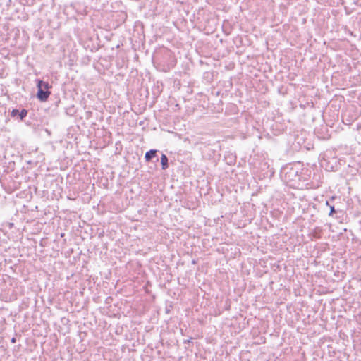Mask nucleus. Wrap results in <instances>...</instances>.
<instances>
[{"instance_id":"1","label":"nucleus","mask_w":361,"mask_h":361,"mask_svg":"<svg viewBox=\"0 0 361 361\" xmlns=\"http://www.w3.org/2000/svg\"><path fill=\"white\" fill-rule=\"evenodd\" d=\"M302 171L303 169L299 162L288 164L281 168L280 176L284 182L295 185L302 180Z\"/></svg>"},{"instance_id":"2","label":"nucleus","mask_w":361,"mask_h":361,"mask_svg":"<svg viewBox=\"0 0 361 361\" xmlns=\"http://www.w3.org/2000/svg\"><path fill=\"white\" fill-rule=\"evenodd\" d=\"M36 87L37 90L36 98L41 102L47 101L49 97L51 95V91L49 89L51 88V85L47 81L37 79Z\"/></svg>"},{"instance_id":"3","label":"nucleus","mask_w":361,"mask_h":361,"mask_svg":"<svg viewBox=\"0 0 361 361\" xmlns=\"http://www.w3.org/2000/svg\"><path fill=\"white\" fill-rule=\"evenodd\" d=\"M164 59L168 60V63L166 65H164L163 71H169L171 68L175 66L176 63V60L174 56L172 55V53L169 50H166L164 54Z\"/></svg>"},{"instance_id":"4","label":"nucleus","mask_w":361,"mask_h":361,"mask_svg":"<svg viewBox=\"0 0 361 361\" xmlns=\"http://www.w3.org/2000/svg\"><path fill=\"white\" fill-rule=\"evenodd\" d=\"M27 114L28 111L25 109H22L20 110L18 109H13L10 111L11 116L19 121H23L27 116Z\"/></svg>"},{"instance_id":"5","label":"nucleus","mask_w":361,"mask_h":361,"mask_svg":"<svg viewBox=\"0 0 361 361\" xmlns=\"http://www.w3.org/2000/svg\"><path fill=\"white\" fill-rule=\"evenodd\" d=\"M158 149H150L147 151L145 154V161L147 163L152 162L156 164L159 161Z\"/></svg>"},{"instance_id":"6","label":"nucleus","mask_w":361,"mask_h":361,"mask_svg":"<svg viewBox=\"0 0 361 361\" xmlns=\"http://www.w3.org/2000/svg\"><path fill=\"white\" fill-rule=\"evenodd\" d=\"M338 200V197L336 196H332L331 198H329L328 200H326L324 204H321V210L324 214H327L329 216V208L331 207V204L333 203V202H335Z\"/></svg>"},{"instance_id":"7","label":"nucleus","mask_w":361,"mask_h":361,"mask_svg":"<svg viewBox=\"0 0 361 361\" xmlns=\"http://www.w3.org/2000/svg\"><path fill=\"white\" fill-rule=\"evenodd\" d=\"M336 204L335 202L331 204V207L329 209V216L338 219L340 217L338 214L342 213V210L337 208Z\"/></svg>"},{"instance_id":"8","label":"nucleus","mask_w":361,"mask_h":361,"mask_svg":"<svg viewBox=\"0 0 361 361\" xmlns=\"http://www.w3.org/2000/svg\"><path fill=\"white\" fill-rule=\"evenodd\" d=\"M160 161H161V169L166 170L169 166L168 157L165 154L161 153Z\"/></svg>"},{"instance_id":"9","label":"nucleus","mask_w":361,"mask_h":361,"mask_svg":"<svg viewBox=\"0 0 361 361\" xmlns=\"http://www.w3.org/2000/svg\"><path fill=\"white\" fill-rule=\"evenodd\" d=\"M214 79V73L210 71L204 72L203 74V80L207 82H212Z\"/></svg>"},{"instance_id":"10","label":"nucleus","mask_w":361,"mask_h":361,"mask_svg":"<svg viewBox=\"0 0 361 361\" xmlns=\"http://www.w3.org/2000/svg\"><path fill=\"white\" fill-rule=\"evenodd\" d=\"M225 160L228 165H233L235 162V157L233 154H230L225 157Z\"/></svg>"},{"instance_id":"11","label":"nucleus","mask_w":361,"mask_h":361,"mask_svg":"<svg viewBox=\"0 0 361 361\" xmlns=\"http://www.w3.org/2000/svg\"><path fill=\"white\" fill-rule=\"evenodd\" d=\"M75 110H74V108L73 107H71V108H69V109H66V114H68V115H73L75 114Z\"/></svg>"},{"instance_id":"12","label":"nucleus","mask_w":361,"mask_h":361,"mask_svg":"<svg viewBox=\"0 0 361 361\" xmlns=\"http://www.w3.org/2000/svg\"><path fill=\"white\" fill-rule=\"evenodd\" d=\"M173 308V305L171 304L169 305H167L166 307V310H165V312L166 314H169L170 312H171V310Z\"/></svg>"},{"instance_id":"13","label":"nucleus","mask_w":361,"mask_h":361,"mask_svg":"<svg viewBox=\"0 0 361 361\" xmlns=\"http://www.w3.org/2000/svg\"><path fill=\"white\" fill-rule=\"evenodd\" d=\"M104 231H102L101 232H99V233H98V237H99V238H102V237L104 236Z\"/></svg>"},{"instance_id":"14","label":"nucleus","mask_w":361,"mask_h":361,"mask_svg":"<svg viewBox=\"0 0 361 361\" xmlns=\"http://www.w3.org/2000/svg\"><path fill=\"white\" fill-rule=\"evenodd\" d=\"M192 338H189V339H187V340H184L183 341V343H188L190 342Z\"/></svg>"},{"instance_id":"15","label":"nucleus","mask_w":361,"mask_h":361,"mask_svg":"<svg viewBox=\"0 0 361 361\" xmlns=\"http://www.w3.org/2000/svg\"><path fill=\"white\" fill-rule=\"evenodd\" d=\"M11 343H16V338L15 337H13V338H11Z\"/></svg>"},{"instance_id":"16","label":"nucleus","mask_w":361,"mask_h":361,"mask_svg":"<svg viewBox=\"0 0 361 361\" xmlns=\"http://www.w3.org/2000/svg\"><path fill=\"white\" fill-rule=\"evenodd\" d=\"M192 263L195 264H196V263H197V262H196V260L193 259V260L192 261Z\"/></svg>"}]
</instances>
